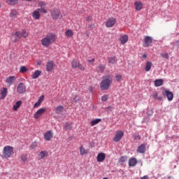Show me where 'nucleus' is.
<instances>
[{
    "label": "nucleus",
    "mask_w": 179,
    "mask_h": 179,
    "mask_svg": "<svg viewBox=\"0 0 179 179\" xmlns=\"http://www.w3.org/2000/svg\"><path fill=\"white\" fill-rule=\"evenodd\" d=\"M57 40V35L55 34H50L45 38H42L41 43L43 47H50L52 43H55Z\"/></svg>",
    "instance_id": "f257e3e1"
},
{
    "label": "nucleus",
    "mask_w": 179,
    "mask_h": 179,
    "mask_svg": "<svg viewBox=\"0 0 179 179\" xmlns=\"http://www.w3.org/2000/svg\"><path fill=\"white\" fill-rule=\"evenodd\" d=\"M113 83V78L110 76H105L103 77V80L100 83L101 90H108L110 86Z\"/></svg>",
    "instance_id": "f03ea898"
},
{
    "label": "nucleus",
    "mask_w": 179,
    "mask_h": 179,
    "mask_svg": "<svg viewBox=\"0 0 179 179\" xmlns=\"http://www.w3.org/2000/svg\"><path fill=\"white\" fill-rule=\"evenodd\" d=\"M13 155V147L10 145H6L3 150V157L4 159H9Z\"/></svg>",
    "instance_id": "7ed1b4c3"
},
{
    "label": "nucleus",
    "mask_w": 179,
    "mask_h": 179,
    "mask_svg": "<svg viewBox=\"0 0 179 179\" xmlns=\"http://www.w3.org/2000/svg\"><path fill=\"white\" fill-rule=\"evenodd\" d=\"M50 16L53 20H57V19H62V14L59 9L53 8L50 12Z\"/></svg>",
    "instance_id": "20e7f679"
},
{
    "label": "nucleus",
    "mask_w": 179,
    "mask_h": 179,
    "mask_svg": "<svg viewBox=\"0 0 179 179\" xmlns=\"http://www.w3.org/2000/svg\"><path fill=\"white\" fill-rule=\"evenodd\" d=\"M71 68H73V69H76V68H78L80 71H85V66H83L80 62L75 59L71 62Z\"/></svg>",
    "instance_id": "39448f33"
},
{
    "label": "nucleus",
    "mask_w": 179,
    "mask_h": 179,
    "mask_svg": "<svg viewBox=\"0 0 179 179\" xmlns=\"http://www.w3.org/2000/svg\"><path fill=\"white\" fill-rule=\"evenodd\" d=\"M122 136H124V131L122 130L117 131L113 138V142H120L122 139Z\"/></svg>",
    "instance_id": "423d86ee"
},
{
    "label": "nucleus",
    "mask_w": 179,
    "mask_h": 179,
    "mask_svg": "<svg viewBox=\"0 0 179 179\" xmlns=\"http://www.w3.org/2000/svg\"><path fill=\"white\" fill-rule=\"evenodd\" d=\"M38 6L39 8H38L41 13H47V9H45V7L47 6V3L45 1H38Z\"/></svg>",
    "instance_id": "0eeeda50"
},
{
    "label": "nucleus",
    "mask_w": 179,
    "mask_h": 179,
    "mask_svg": "<svg viewBox=\"0 0 179 179\" xmlns=\"http://www.w3.org/2000/svg\"><path fill=\"white\" fill-rule=\"evenodd\" d=\"M20 38H22V34L20 31H16L15 33L13 34L10 37V40L13 43L19 41Z\"/></svg>",
    "instance_id": "6e6552de"
},
{
    "label": "nucleus",
    "mask_w": 179,
    "mask_h": 179,
    "mask_svg": "<svg viewBox=\"0 0 179 179\" xmlns=\"http://www.w3.org/2000/svg\"><path fill=\"white\" fill-rule=\"evenodd\" d=\"M45 111H47V109L45 108H41L40 109H38L34 115V118H35V120H38V118H40V117H41V115H43V114H44L45 113Z\"/></svg>",
    "instance_id": "1a4fd4ad"
},
{
    "label": "nucleus",
    "mask_w": 179,
    "mask_h": 179,
    "mask_svg": "<svg viewBox=\"0 0 179 179\" xmlns=\"http://www.w3.org/2000/svg\"><path fill=\"white\" fill-rule=\"evenodd\" d=\"M162 94L163 96H166L167 97L169 101H171L173 99H174V94L168 90H164Z\"/></svg>",
    "instance_id": "9d476101"
},
{
    "label": "nucleus",
    "mask_w": 179,
    "mask_h": 179,
    "mask_svg": "<svg viewBox=\"0 0 179 179\" xmlns=\"http://www.w3.org/2000/svg\"><path fill=\"white\" fill-rule=\"evenodd\" d=\"M117 23V19L114 17H110L109 18L106 22V27H113Z\"/></svg>",
    "instance_id": "9b49d317"
},
{
    "label": "nucleus",
    "mask_w": 179,
    "mask_h": 179,
    "mask_svg": "<svg viewBox=\"0 0 179 179\" xmlns=\"http://www.w3.org/2000/svg\"><path fill=\"white\" fill-rule=\"evenodd\" d=\"M43 136L45 140L50 141H51L52 138L54 137V134L52 133V130H49L44 134Z\"/></svg>",
    "instance_id": "f8f14e48"
},
{
    "label": "nucleus",
    "mask_w": 179,
    "mask_h": 179,
    "mask_svg": "<svg viewBox=\"0 0 179 179\" xmlns=\"http://www.w3.org/2000/svg\"><path fill=\"white\" fill-rule=\"evenodd\" d=\"M15 80H16V77H15V76H10L6 79V83H7L8 86H12V85L15 83Z\"/></svg>",
    "instance_id": "ddd939ff"
},
{
    "label": "nucleus",
    "mask_w": 179,
    "mask_h": 179,
    "mask_svg": "<svg viewBox=\"0 0 179 179\" xmlns=\"http://www.w3.org/2000/svg\"><path fill=\"white\" fill-rule=\"evenodd\" d=\"M17 92L20 94H23L26 92V86L23 83H20L17 86Z\"/></svg>",
    "instance_id": "4468645a"
},
{
    "label": "nucleus",
    "mask_w": 179,
    "mask_h": 179,
    "mask_svg": "<svg viewBox=\"0 0 179 179\" xmlns=\"http://www.w3.org/2000/svg\"><path fill=\"white\" fill-rule=\"evenodd\" d=\"M0 94H1L0 100H4L5 97L8 96V88L3 87L0 90Z\"/></svg>",
    "instance_id": "2eb2a0df"
},
{
    "label": "nucleus",
    "mask_w": 179,
    "mask_h": 179,
    "mask_svg": "<svg viewBox=\"0 0 179 179\" xmlns=\"http://www.w3.org/2000/svg\"><path fill=\"white\" fill-rule=\"evenodd\" d=\"M153 41V38L150 36H145L144 38V47H149Z\"/></svg>",
    "instance_id": "dca6fc26"
},
{
    "label": "nucleus",
    "mask_w": 179,
    "mask_h": 179,
    "mask_svg": "<svg viewBox=\"0 0 179 179\" xmlns=\"http://www.w3.org/2000/svg\"><path fill=\"white\" fill-rule=\"evenodd\" d=\"M40 10L36 9L32 13V17L35 20H38L40 17H41V15L40 14Z\"/></svg>",
    "instance_id": "f3484780"
},
{
    "label": "nucleus",
    "mask_w": 179,
    "mask_h": 179,
    "mask_svg": "<svg viewBox=\"0 0 179 179\" xmlns=\"http://www.w3.org/2000/svg\"><path fill=\"white\" fill-rule=\"evenodd\" d=\"M54 69V62L49 61L46 64V71L47 72H51Z\"/></svg>",
    "instance_id": "a211bd4d"
},
{
    "label": "nucleus",
    "mask_w": 179,
    "mask_h": 179,
    "mask_svg": "<svg viewBox=\"0 0 179 179\" xmlns=\"http://www.w3.org/2000/svg\"><path fill=\"white\" fill-rule=\"evenodd\" d=\"M96 160L99 163H101V162H104V160H106V154L103 152L99 153L96 157Z\"/></svg>",
    "instance_id": "6ab92c4d"
},
{
    "label": "nucleus",
    "mask_w": 179,
    "mask_h": 179,
    "mask_svg": "<svg viewBox=\"0 0 179 179\" xmlns=\"http://www.w3.org/2000/svg\"><path fill=\"white\" fill-rule=\"evenodd\" d=\"M137 164H138V161L135 157H132L129 160V167H135V166H136Z\"/></svg>",
    "instance_id": "aec40b11"
},
{
    "label": "nucleus",
    "mask_w": 179,
    "mask_h": 179,
    "mask_svg": "<svg viewBox=\"0 0 179 179\" xmlns=\"http://www.w3.org/2000/svg\"><path fill=\"white\" fill-rule=\"evenodd\" d=\"M134 6L136 8V10H142L143 8V4L142 3V2L136 1L134 2Z\"/></svg>",
    "instance_id": "412c9836"
},
{
    "label": "nucleus",
    "mask_w": 179,
    "mask_h": 179,
    "mask_svg": "<svg viewBox=\"0 0 179 179\" xmlns=\"http://www.w3.org/2000/svg\"><path fill=\"white\" fill-rule=\"evenodd\" d=\"M97 72H99L100 73H103L104 71H106V65L104 64H99V66L96 68Z\"/></svg>",
    "instance_id": "4be33fe9"
},
{
    "label": "nucleus",
    "mask_w": 179,
    "mask_h": 179,
    "mask_svg": "<svg viewBox=\"0 0 179 179\" xmlns=\"http://www.w3.org/2000/svg\"><path fill=\"white\" fill-rule=\"evenodd\" d=\"M146 150V145L145 144H141L137 149L138 153H145Z\"/></svg>",
    "instance_id": "5701e85b"
},
{
    "label": "nucleus",
    "mask_w": 179,
    "mask_h": 179,
    "mask_svg": "<svg viewBox=\"0 0 179 179\" xmlns=\"http://www.w3.org/2000/svg\"><path fill=\"white\" fill-rule=\"evenodd\" d=\"M46 156H48V152L47 151L43 150L40 152L38 155L39 160L44 159V157H46Z\"/></svg>",
    "instance_id": "b1692460"
},
{
    "label": "nucleus",
    "mask_w": 179,
    "mask_h": 179,
    "mask_svg": "<svg viewBox=\"0 0 179 179\" xmlns=\"http://www.w3.org/2000/svg\"><path fill=\"white\" fill-rule=\"evenodd\" d=\"M80 153L81 156H85V155H87L89 153V150H85L83 145H81L80 147Z\"/></svg>",
    "instance_id": "393cba45"
},
{
    "label": "nucleus",
    "mask_w": 179,
    "mask_h": 179,
    "mask_svg": "<svg viewBox=\"0 0 179 179\" xmlns=\"http://www.w3.org/2000/svg\"><path fill=\"white\" fill-rule=\"evenodd\" d=\"M20 106H22V101H18L13 105V109L14 111H17L19 110Z\"/></svg>",
    "instance_id": "a878e982"
},
{
    "label": "nucleus",
    "mask_w": 179,
    "mask_h": 179,
    "mask_svg": "<svg viewBox=\"0 0 179 179\" xmlns=\"http://www.w3.org/2000/svg\"><path fill=\"white\" fill-rule=\"evenodd\" d=\"M155 86L159 87L163 86V79H157L155 80Z\"/></svg>",
    "instance_id": "bb28decb"
},
{
    "label": "nucleus",
    "mask_w": 179,
    "mask_h": 179,
    "mask_svg": "<svg viewBox=\"0 0 179 179\" xmlns=\"http://www.w3.org/2000/svg\"><path fill=\"white\" fill-rule=\"evenodd\" d=\"M120 43L121 44H125L126 43L128 42V36L127 35H123L120 37Z\"/></svg>",
    "instance_id": "cd10ccee"
},
{
    "label": "nucleus",
    "mask_w": 179,
    "mask_h": 179,
    "mask_svg": "<svg viewBox=\"0 0 179 179\" xmlns=\"http://www.w3.org/2000/svg\"><path fill=\"white\" fill-rule=\"evenodd\" d=\"M41 75V71L40 70H36L32 74V79H37L38 76H40Z\"/></svg>",
    "instance_id": "c85d7f7f"
},
{
    "label": "nucleus",
    "mask_w": 179,
    "mask_h": 179,
    "mask_svg": "<svg viewBox=\"0 0 179 179\" xmlns=\"http://www.w3.org/2000/svg\"><path fill=\"white\" fill-rule=\"evenodd\" d=\"M66 37L71 38L73 36V31L72 29H67L65 32Z\"/></svg>",
    "instance_id": "c756f323"
},
{
    "label": "nucleus",
    "mask_w": 179,
    "mask_h": 179,
    "mask_svg": "<svg viewBox=\"0 0 179 179\" xmlns=\"http://www.w3.org/2000/svg\"><path fill=\"white\" fill-rule=\"evenodd\" d=\"M99 122H101V119H94L92 120L90 125L91 127H94V125H97Z\"/></svg>",
    "instance_id": "7c9ffc66"
},
{
    "label": "nucleus",
    "mask_w": 179,
    "mask_h": 179,
    "mask_svg": "<svg viewBox=\"0 0 179 179\" xmlns=\"http://www.w3.org/2000/svg\"><path fill=\"white\" fill-rule=\"evenodd\" d=\"M64 111V107L62 106H59L55 108L56 114H61Z\"/></svg>",
    "instance_id": "2f4dec72"
},
{
    "label": "nucleus",
    "mask_w": 179,
    "mask_h": 179,
    "mask_svg": "<svg viewBox=\"0 0 179 179\" xmlns=\"http://www.w3.org/2000/svg\"><path fill=\"white\" fill-rule=\"evenodd\" d=\"M152 69V63L151 62H147L146 66H145V72H149Z\"/></svg>",
    "instance_id": "473e14b6"
},
{
    "label": "nucleus",
    "mask_w": 179,
    "mask_h": 179,
    "mask_svg": "<svg viewBox=\"0 0 179 179\" xmlns=\"http://www.w3.org/2000/svg\"><path fill=\"white\" fill-rule=\"evenodd\" d=\"M64 128L66 131H69L71 129H72V124L71 123H66L64 125Z\"/></svg>",
    "instance_id": "72a5a7b5"
},
{
    "label": "nucleus",
    "mask_w": 179,
    "mask_h": 179,
    "mask_svg": "<svg viewBox=\"0 0 179 179\" xmlns=\"http://www.w3.org/2000/svg\"><path fill=\"white\" fill-rule=\"evenodd\" d=\"M127 160H128V157L127 156H122L119 159V163H120L121 164H122V163H125V162H127Z\"/></svg>",
    "instance_id": "f704fd0d"
},
{
    "label": "nucleus",
    "mask_w": 179,
    "mask_h": 179,
    "mask_svg": "<svg viewBox=\"0 0 179 179\" xmlns=\"http://www.w3.org/2000/svg\"><path fill=\"white\" fill-rule=\"evenodd\" d=\"M10 17H13V19H15L17 16V11H16L15 10H12L10 13Z\"/></svg>",
    "instance_id": "c9c22d12"
},
{
    "label": "nucleus",
    "mask_w": 179,
    "mask_h": 179,
    "mask_svg": "<svg viewBox=\"0 0 179 179\" xmlns=\"http://www.w3.org/2000/svg\"><path fill=\"white\" fill-rule=\"evenodd\" d=\"M80 100V97L78 95H73L71 97V101H73L74 103H76V101H79Z\"/></svg>",
    "instance_id": "e433bc0d"
},
{
    "label": "nucleus",
    "mask_w": 179,
    "mask_h": 179,
    "mask_svg": "<svg viewBox=\"0 0 179 179\" xmlns=\"http://www.w3.org/2000/svg\"><path fill=\"white\" fill-rule=\"evenodd\" d=\"M28 36H29V32L23 29L21 33V37H24V38H26V37H28Z\"/></svg>",
    "instance_id": "4c0bfd02"
},
{
    "label": "nucleus",
    "mask_w": 179,
    "mask_h": 179,
    "mask_svg": "<svg viewBox=\"0 0 179 179\" xmlns=\"http://www.w3.org/2000/svg\"><path fill=\"white\" fill-rule=\"evenodd\" d=\"M8 5H16L17 3V0H6Z\"/></svg>",
    "instance_id": "58836bf2"
},
{
    "label": "nucleus",
    "mask_w": 179,
    "mask_h": 179,
    "mask_svg": "<svg viewBox=\"0 0 179 179\" xmlns=\"http://www.w3.org/2000/svg\"><path fill=\"white\" fill-rule=\"evenodd\" d=\"M22 162H27V155L25 154H22L20 156Z\"/></svg>",
    "instance_id": "ea45409f"
},
{
    "label": "nucleus",
    "mask_w": 179,
    "mask_h": 179,
    "mask_svg": "<svg viewBox=\"0 0 179 179\" xmlns=\"http://www.w3.org/2000/svg\"><path fill=\"white\" fill-rule=\"evenodd\" d=\"M20 71L21 73H24V72H27V68H26L24 66H22L20 67Z\"/></svg>",
    "instance_id": "a19ab883"
},
{
    "label": "nucleus",
    "mask_w": 179,
    "mask_h": 179,
    "mask_svg": "<svg viewBox=\"0 0 179 179\" xmlns=\"http://www.w3.org/2000/svg\"><path fill=\"white\" fill-rule=\"evenodd\" d=\"M159 96V93L158 92H155L153 94H152V97L153 99H157V100H162V96Z\"/></svg>",
    "instance_id": "79ce46f5"
},
{
    "label": "nucleus",
    "mask_w": 179,
    "mask_h": 179,
    "mask_svg": "<svg viewBox=\"0 0 179 179\" xmlns=\"http://www.w3.org/2000/svg\"><path fill=\"white\" fill-rule=\"evenodd\" d=\"M115 57H109L108 58V62L109 64H115Z\"/></svg>",
    "instance_id": "37998d69"
},
{
    "label": "nucleus",
    "mask_w": 179,
    "mask_h": 179,
    "mask_svg": "<svg viewBox=\"0 0 179 179\" xmlns=\"http://www.w3.org/2000/svg\"><path fill=\"white\" fill-rule=\"evenodd\" d=\"M108 100V95L105 94L101 97V101H107Z\"/></svg>",
    "instance_id": "c03bdc74"
},
{
    "label": "nucleus",
    "mask_w": 179,
    "mask_h": 179,
    "mask_svg": "<svg viewBox=\"0 0 179 179\" xmlns=\"http://www.w3.org/2000/svg\"><path fill=\"white\" fill-rule=\"evenodd\" d=\"M161 56L162 58H165V59H169V53H162Z\"/></svg>",
    "instance_id": "a18cd8bd"
},
{
    "label": "nucleus",
    "mask_w": 179,
    "mask_h": 179,
    "mask_svg": "<svg viewBox=\"0 0 179 179\" xmlns=\"http://www.w3.org/2000/svg\"><path fill=\"white\" fill-rule=\"evenodd\" d=\"M115 79H116L117 82H120L122 79V76L117 75L115 76Z\"/></svg>",
    "instance_id": "49530a36"
},
{
    "label": "nucleus",
    "mask_w": 179,
    "mask_h": 179,
    "mask_svg": "<svg viewBox=\"0 0 179 179\" xmlns=\"http://www.w3.org/2000/svg\"><path fill=\"white\" fill-rule=\"evenodd\" d=\"M85 19L86 22H92L93 18L92 17V16H87V17H85Z\"/></svg>",
    "instance_id": "de8ad7c7"
},
{
    "label": "nucleus",
    "mask_w": 179,
    "mask_h": 179,
    "mask_svg": "<svg viewBox=\"0 0 179 179\" xmlns=\"http://www.w3.org/2000/svg\"><path fill=\"white\" fill-rule=\"evenodd\" d=\"M88 29L90 30H93V29H94V24H88Z\"/></svg>",
    "instance_id": "09e8293b"
},
{
    "label": "nucleus",
    "mask_w": 179,
    "mask_h": 179,
    "mask_svg": "<svg viewBox=\"0 0 179 179\" xmlns=\"http://www.w3.org/2000/svg\"><path fill=\"white\" fill-rule=\"evenodd\" d=\"M133 136H134V139H136L137 141H141V136L134 134Z\"/></svg>",
    "instance_id": "8fccbe9b"
},
{
    "label": "nucleus",
    "mask_w": 179,
    "mask_h": 179,
    "mask_svg": "<svg viewBox=\"0 0 179 179\" xmlns=\"http://www.w3.org/2000/svg\"><path fill=\"white\" fill-rule=\"evenodd\" d=\"M37 147V143H33L31 145V149H36Z\"/></svg>",
    "instance_id": "3c124183"
},
{
    "label": "nucleus",
    "mask_w": 179,
    "mask_h": 179,
    "mask_svg": "<svg viewBox=\"0 0 179 179\" xmlns=\"http://www.w3.org/2000/svg\"><path fill=\"white\" fill-rule=\"evenodd\" d=\"M41 103L40 102H38V101L34 105V108H37L39 107V106L41 105Z\"/></svg>",
    "instance_id": "603ef678"
},
{
    "label": "nucleus",
    "mask_w": 179,
    "mask_h": 179,
    "mask_svg": "<svg viewBox=\"0 0 179 179\" xmlns=\"http://www.w3.org/2000/svg\"><path fill=\"white\" fill-rule=\"evenodd\" d=\"M43 100H44V96H41V97H39L38 101L40 102V103L41 104Z\"/></svg>",
    "instance_id": "864d4df0"
},
{
    "label": "nucleus",
    "mask_w": 179,
    "mask_h": 179,
    "mask_svg": "<svg viewBox=\"0 0 179 179\" xmlns=\"http://www.w3.org/2000/svg\"><path fill=\"white\" fill-rule=\"evenodd\" d=\"M94 61H95V59H94V58H93V59H88V60H87V62H89V63H93V62H94Z\"/></svg>",
    "instance_id": "5fc2aeb1"
},
{
    "label": "nucleus",
    "mask_w": 179,
    "mask_h": 179,
    "mask_svg": "<svg viewBox=\"0 0 179 179\" xmlns=\"http://www.w3.org/2000/svg\"><path fill=\"white\" fill-rule=\"evenodd\" d=\"M89 90H90V93H92V92H93V87H89Z\"/></svg>",
    "instance_id": "6e6d98bb"
},
{
    "label": "nucleus",
    "mask_w": 179,
    "mask_h": 179,
    "mask_svg": "<svg viewBox=\"0 0 179 179\" xmlns=\"http://www.w3.org/2000/svg\"><path fill=\"white\" fill-rule=\"evenodd\" d=\"M107 110H111V106L108 107Z\"/></svg>",
    "instance_id": "4d7b16f0"
},
{
    "label": "nucleus",
    "mask_w": 179,
    "mask_h": 179,
    "mask_svg": "<svg viewBox=\"0 0 179 179\" xmlns=\"http://www.w3.org/2000/svg\"><path fill=\"white\" fill-rule=\"evenodd\" d=\"M147 55H143V58H146Z\"/></svg>",
    "instance_id": "13d9d810"
},
{
    "label": "nucleus",
    "mask_w": 179,
    "mask_h": 179,
    "mask_svg": "<svg viewBox=\"0 0 179 179\" xmlns=\"http://www.w3.org/2000/svg\"><path fill=\"white\" fill-rule=\"evenodd\" d=\"M26 1H27L28 2H31V1L33 0H26Z\"/></svg>",
    "instance_id": "bf43d9fd"
},
{
    "label": "nucleus",
    "mask_w": 179,
    "mask_h": 179,
    "mask_svg": "<svg viewBox=\"0 0 179 179\" xmlns=\"http://www.w3.org/2000/svg\"><path fill=\"white\" fill-rule=\"evenodd\" d=\"M103 179H107V178H103Z\"/></svg>",
    "instance_id": "052dcab7"
},
{
    "label": "nucleus",
    "mask_w": 179,
    "mask_h": 179,
    "mask_svg": "<svg viewBox=\"0 0 179 179\" xmlns=\"http://www.w3.org/2000/svg\"><path fill=\"white\" fill-rule=\"evenodd\" d=\"M0 8H1V4H0Z\"/></svg>",
    "instance_id": "680f3d73"
}]
</instances>
